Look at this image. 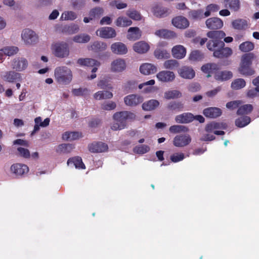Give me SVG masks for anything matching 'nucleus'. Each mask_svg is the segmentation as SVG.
<instances>
[{
	"label": "nucleus",
	"instance_id": "obj_1",
	"mask_svg": "<svg viewBox=\"0 0 259 259\" xmlns=\"http://www.w3.org/2000/svg\"><path fill=\"white\" fill-rule=\"evenodd\" d=\"M206 36L210 39L206 44L209 51L214 52L218 49L225 46V43L222 40L226 36L223 31H209L206 33Z\"/></svg>",
	"mask_w": 259,
	"mask_h": 259
},
{
	"label": "nucleus",
	"instance_id": "obj_2",
	"mask_svg": "<svg viewBox=\"0 0 259 259\" xmlns=\"http://www.w3.org/2000/svg\"><path fill=\"white\" fill-rule=\"evenodd\" d=\"M54 76L57 82L61 85L69 84L73 78L71 69L66 66H59L54 70Z\"/></svg>",
	"mask_w": 259,
	"mask_h": 259
},
{
	"label": "nucleus",
	"instance_id": "obj_3",
	"mask_svg": "<svg viewBox=\"0 0 259 259\" xmlns=\"http://www.w3.org/2000/svg\"><path fill=\"white\" fill-rule=\"evenodd\" d=\"M52 51L55 56L63 58L69 55V48L67 43L65 42H59L52 45Z\"/></svg>",
	"mask_w": 259,
	"mask_h": 259
},
{
	"label": "nucleus",
	"instance_id": "obj_4",
	"mask_svg": "<svg viewBox=\"0 0 259 259\" xmlns=\"http://www.w3.org/2000/svg\"><path fill=\"white\" fill-rule=\"evenodd\" d=\"M123 111L117 112L114 114L113 118L114 122L111 126L113 131L121 130L126 126V118Z\"/></svg>",
	"mask_w": 259,
	"mask_h": 259
},
{
	"label": "nucleus",
	"instance_id": "obj_5",
	"mask_svg": "<svg viewBox=\"0 0 259 259\" xmlns=\"http://www.w3.org/2000/svg\"><path fill=\"white\" fill-rule=\"evenodd\" d=\"M21 37L24 43L27 45H34L38 41L37 34L29 29H25L23 30L21 33Z\"/></svg>",
	"mask_w": 259,
	"mask_h": 259
},
{
	"label": "nucleus",
	"instance_id": "obj_6",
	"mask_svg": "<svg viewBox=\"0 0 259 259\" xmlns=\"http://www.w3.org/2000/svg\"><path fill=\"white\" fill-rule=\"evenodd\" d=\"M0 77L3 80L9 82L21 81L22 79L21 74L16 72L14 70L2 71L0 73Z\"/></svg>",
	"mask_w": 259,
	"mask_h": 259
},
{
	"label": "nucleus",
	"instance_id": "obj_7",
	"mask_svg": "<svg viewBox=\"0 0 259 259\" xmlns=\"http://www.w3.org/2000/svg\"><path fill=\"white\" fill-rule=\"evenodd\" d=\"M227 127V125L225 123L212 121L206 125L205 130L208 133L213 132L214 134L217 135H224L225 134L224 131H218V130H225Z\"/></svg>",
	"mask_w": 259,
	"mask_h": 259
},
{
	"label": "nucleus",
	"instance_id": "obj_8",
	"mask_svg": "<svg viewBox=\"0 0 259 259\" xmlns=\"http://www.w3.org/2000/svg\"><path fill=\"white\" fill-rule=\"evenodd\" d=\"M125 60L121 58L113 60L110 64V71L113 73H120L124 71L126 68Z\"/></svg>",
	"mask_w": 259,
	"mask_h": 259
},
{
	"label": "nucleus",
	"instance_id": "obj_9",
	"mask_svg": "<svg viewBox=\"0 0 259 259\" xmlns=\"http://www.w3.org/2000/svg\"><path fill=\"white\" fill-rule=\"evenodd\" d=\"M11 65L16 71H23L27 68L28 62L24 57H16L12 60Z\"/></svg>",
	"mask_w": 259,
	"mask_h": 259
},
{
	"label": "nucleus",
	"instance_id": "obj_10",
	"mask_svg": "<svg viewBox=\"0 0 259 259\" xmlns=\"http://www.w3.org/2000/svg\"><path fill=\"white\" fill-rule=\"evenodd\" d=\"M96 33L97 35L103 38H112L116 36L115 30L111 27H104L98 29Z\"/></svg>",
	"mask_w": 259,
	"mask_h": 259
},
{
	"label": "nucleus",
	"instance_id": "obj_11",
	"mask_svg": "<svg viewBox=\"0 0 259 259\" xmlns=\"http://www.w3.org/2000/svg\"><path fill=\"white\" fill-rule=\"evenodd\" d=\"M191 142V138L188 134L176 136L173 140V144L177 147H183L189 145Z\"/></svg>",
	"mask_w": 259,
	"mask_h": 259
},
{
	"label": "nucleus",
	"instance_id": "obj_12",
	"mask_svg": "<svg viewBox=\"0 0 259 259\" xmlns=\"http://www.w3.org/2000/svg\"><path fill=\"white\" fill-rule=\"evenodd\" d=\"M156 77L162 82H170L175 80L176 76L172 71L162 70L156 74Z\"/></svg>",
	"mask_w": 259,
	"mask_h": 259
},
{
	"label": "nucleus",
	"instance_id": "obj_13",
	"mask_svg": "<svg viewBox=\"0 0 259 259\" xmlns=\"http://www.w3.org/2000/svg\"><path fill=\"white\" fill-rule=\"evenodd\" d=\"M110 49L112 53L117 55H123L128 52L126 46L121 42H115L111 44Z\"/></svg>",
	"mask_w": 259,
	"mask_h": 259
},
{
	"label": "nucleus",
	"instance_id": "obj_14",
	"mask_svg": "<svg viewBox=\"0 0 259 259\" xmlns=\"http://www.w3.org/2000/svg\"><path fill=\"white\" fill-rule=\"evenodd\" d=\"M205 25L206 27L210 30L220 29L223 26V22L219 18L211 17L206 19Z\"/></svg>",
	"mask_w": 259,
	"mask_h": 259
},
{
	"label": "nucleus",
	"instance_id": "obj_15",
	"mask_svg": "<svg viewBox=\"0 0 259 259\" xmlns=\"http://www.w3.org/2000/svg\"><path fill=\"white\" fill-rule=\"evenodd\" d=\"M143 101V98L142 96L131 94L124 97V102L126 105L128 106H136Z\"/></svg>",
	"mask_w": 259,
	"mask_h": 259
},
{
	"label": "nucleus",
	"instance_id": "obj_16",
	"mask_svg": "<svg viewBox=\"0 0 259 259\" xmlns=\"http://www.w3.org/2000/svg\"><path fill=\"white\" fill-rule=\"evenodd\" d=\"M154 34L160 38L167 39H173L177 37V34L175 32L167 29L157 30L155 31Z\"/></svg>",
	"mask_w": 259,
	"mask_h": 259
},
{
	"label": "nucleus",
	"instance_id": "obj_17",
	"mask_svg": "<svg viewBox=\"0 0 259 259\" xmlns=\"http://www.w3.org/2000/svg\"><path fill=\"white\" fill-rule=\"evenodd\" d=\"M172 24L179 29H185L189 26L188 19L182 16L174 18L171 20Z\"/></svg>",
	"mask_w": 259,
	"mask_h": 259
},
{
	"label": "nucleus",
	"instance_id": "obj_18",
	"mask_svg": "<svg viewBox=\"0 0 259 259\" xmlns=\"http://www.w3.org/2000/svg\"><path fill=\"white\" fill-rule=\"evenodd\" d=\"M233 54V51L231 48L229 47H223L218 49L213 53V56L219 58H227L230 57Z\"/></svg>",
	"mask_w": 259,
	"mask_h": 259
},
{
	"label": "nucleus",
	"instance_id": "obj_19",
	"mask_svg": "<svg viewBox=\"0 0 259 259\" xmlns=\"http://www.w3.org/2000/svg\"><path fill=\"white\" fill-rule=\"evenodd\" d=\"M179 75L185 79H191L195 76V71L193 69L188 66H183L178 70Z\"/></svg>",
	"mask_w": 259,
	"mask_h": 259
},
{
	"label": "nucleus",
	"instance_id": "obj_20",
	"mask_svg": "<svg viewBox=\"0 0 259 259\" xmlns=\"http://www.w3.org/2000/svg\"><path fill=\"white\" fill-rule=\"evenodd\" d=\"M88 147L89 151L94 153L104 152L107 151L108 149V145L102 142L92 143Z\"/></svg>",
	"mask_w": 259,
	"mask_h": 259
},
{
	"label": "nucleus",
	"instance_id": "obj_21",
	"mask_svg": "<svg viewBox=\"0 0 259 259\" xmlns=\"http://www.w3.org/2000/svg\"><path fill=\"white\" fill-rule=\"evenodd\" d=\"M171 54L175 58L181 59L186 56V49L182 45H176L172 48Z\"/></svg>",
	"mask_w": 259,
	"mask_h": 259
},
{
	"label": "nucleus",
	"instance_id": "obj_22",
	"mask_svg": "<svg viewBox=\"0 0 259 259\" xmlns=\"http://www.w3.org/2000/svg\"><path fill=\"white\" fill-rule=\"evenodd\" d=\"M140 72L144 75L154 74L157 71V67L153 64L144 63L140 67Z\"/></svg>",
	"mask_w": 259,
	"mask_h": 259
},
{
	"label": "nucleus",
	"instance_id": "obj_23",
	"mask_svg": "<svg viewBox=\"0 0 259 259\" xmlns=\"http://www.w3.org/2000/svg\"><path fill=\"white\" fill-rule=\"evenodd\" d=\"M133 49L135 52L142 54L147 53L150 49V46L146 42L140 41L134 44Z\"/></svg>",
	"mask_w": 259,
	"mask_h": 259
},
{
	"label": "nucleus",
	"instance_id": "obj_24",
	"mask_svg": "<svg viewBox=\"0 0 259 259\" xmlns=\"http://www.w3.org/2000/svg\"><path fill=\"white\" fill-rule=\"evenodd\" d=\"M142 35V31L138 27H130L127 30V38L135 41L139 39Z\"/></svg>",
	"mask_w": 259,
	"mask_h": 259
},
{
	"label": "nucleus",
	"instance_id": "obj_25",
	"mask_svg": "<svg viewBox=\"0 0 259 259\" xmlns=\"http://www.w3.org/2000/svg\"><path fill=\"white\" fill-rule=\"evenodd\" d=\"M11 171L17 176H22L27 173L29 170L28 166L25 164L16 163L11 167Z\"/></svg>",
	"mask_w": 259,
	"mask_h": 259
},
{
	"label": "nucleus",
	"instance_id": "obj_26",
	"mask_svg": "<svg viewBox=\"0 0 259 259\" xmlns=\"http://www.w3.org/2000/svg\"><path fill=\"white\" fill-rule=\"evenodd\" d=\"M203 114L206 117L214 118L221 116L222 111L217 107H209L203 110Z\"/></svg>",
	"mask_w": 259,
	"mask_h": 259
},
{
	"label": "nucleus",
	"instance_id": "obj_27",
	"mask_svg": "<svg viewBox=\"0 0 259 259\" xmlns=\"http://www.w3.org/2000/svg\"><path fill=\"white\" fill-rule=\"evenodd\" d=\"M175 121L178 123H187L194 120V115L190 113H184L175 117Z\"/></svg>",
	"mask_w": 259,
	"mask_h": 259
},
{
	"label": "nucleus",
	"instance_id": "obj_28",
	"mask_svg": "<svg viewBox=\"0 0 259 259\" xmlns=\"http://www.w3.org/2000/svg\"><path fill=\"white\" fill-rule=\"evenodd\" d=\"M152 12L153 15L157 18H163L168 14V10L166 8L156 5L153 7Z\"/></svg>",
	"mask_w": 259,
	"mask_h": 259
},
{
	"label": "nucleus",
	"instance_id": "obj_29",
	"mask_svg": "<svg viewBox=\"0 0 259 259\" xmlns=\"http://www.w3.org/2000/svg\"><path fill=\"white\" fill-rule=\"evenodd\" d=\"M35 125L34 126L33 131L31 133V135L34 134L36 132L39 131V127H47L49 125L50 119L49 118H46L44 121H42V119L40 117H37L34 119Z\"/></svg>",
	"mask_w": 259,
	"mask_h": 259
},
{
	"label": "nucleus",
	"instance_id": "obj_30",
	"mask_svg": "<svg viewBox=\"0 0 259 259\" xmlns=\"http://www.w3.org/2000/svg\"><path fill=\"white\" fill-rule=\"evenodd\" d=\"M233 77V73L230 71H219L215 73L214 78L219 81H226Z\"/></svg>",
	"mask_w": 259,
	"mask_h": 259
},
{
	"label": "nucleus",
	"instance_id": "obj_31",
	"mask_svg": "<svg viewBox=\"0 0 259 259\" xmlns=\"http://www.w3.org/2000/svg\"><path fill=\"white\" fill-rule=\"evenodd\" d=\"M133 23L132 21L125 16H119L115 21L116 26L119 27H126L131 26Z\"/></svg>",
	"mask_w": 259,
	"mask_h": 259
},
{
	"label": "nucleus",
	"instance_id": "obj_32",
	"mask_svg": "<svg viewBox=\"0 0 259 259\" xmlns=\"http://www.w3.org/2000/svg\"><path fill=\"white\" fill-rule=\"evenodd\" d=\"M77 63L81 66H99L100 65L99 61L91 58H80L77 60Z\"/></svg>",
	"mask_w": 259,
	"mask_h": 259
},
{
	"label": "nucleus",
	"instance_id": "obj_33",
	"mask_svg": "<svg viewBox=\"0 0 259 259\" xmlns=\"http://www.w3.org/2000/svg\"><path fill=\"white\" fill-rule=\"evenodd\" d=\"M107 48V45L106 43L98 41L94 42L89 47V49L90 50L93 51L95 52L103 51L106 50Z\"/></svg>",
	"mask_w": 259,
	"mask_h": 259
},
{
	"label": "nucleus",
	"instance_id": "obj_34",
	"mask_svg": "<svg viewBox=\"0 0 259 259\" xmlns=\"http://www.w3.org/2000/svg\"><path fill=\"white\" fill-rule=\"evenodd\" d=\"M232 25L235 29L244 30L247 27L248 23L245 19H237L232 22Z\"/></svg>",
	"mask_w": 259,
	"mask_h": 259
},
{
	"label": "nucleus",
	"instance_id": "obj_35",
	"mask_svg": "<svg viewBox=\"0 0 259 259\" xmlns=\"http://www.w3.org/2000/svg\"><path fill=\"white\" fill-rule=\"evenodd\" d=\"M82 137L81 133L77 132H66L62 135V139L66 141L76 140Z\"/></svg>",
	"mask_w": 259,
	"mask_h": 259
},
{
	"label": "nucleus",
	"instance_id": "obj_36",
	"mask_svg": "<svg viewBox=\"0 0 259 259\" xmlns=\"http://www.w3.org/2000/svg\"><path fill=\"white\" fill-rule=\"evenodd\" d=\"M159 105V102L156 100H150L142 104V108L146 111L154 110Z\"/></svg>",
	"mask_w": 259,
	"mask_h": 259
},
{
	"label": "nucleus",
	"instance_id": "obj_37",
	"mask_svg": "<svg viewBox=\"0 0 259 259\" xmlns=\"http://www.w3.org/2000/svg\"><path fill=\"white\" fill-rule=\"evenodd\" d=\"M225 7L234 11H237L240 9L239 0H224Z\"/></svg>",
	"mask_w": 259,
	"mask_h": 259
},
{
	"label": "nucleus",
	"instance_id": "obj_38",
	"mask_svg": "<svg viewBox=\"0 0 259 259\" xmlns=\"http://www.w3.org/2000/svg\"><path fill=\"white\" fill-rule=\"evenodd\" d=\"M73 164L76 168H85V165L82 161V159L79 157H74L68 159L67 161V165Z\"/></svg>",
	"mask_w": 259,
	"mask_h": 259
},
{
	"label": "nucleus",
	"instance_id": "obj_39",
	"mask_svg": "<svg viewBox=\"0 0 259 259\" xmlns=\"http://www.w3.org/2000/svg\"><path fill=\"white\" fill-rule=\"evenodd\" d=\"M154 55L158 59H167L170 57V54L165 49L157 48L154 52Z\"/></svg>",
	"mask_w": 259,
	"mask_h": 259
},
{
	"label": "nucleus",
	"instance_id": "obj_40",
	"mask_svg": "<svg viewBox=\"0 0 259 259\" xmlns=\"http://www.w3.org/2000/svg\"><path fill=\"white\" fill-rule=\"evenodd\" d=\"M104 13V10L102 8L96 7L92 9L89 12V16L91 20L99 19Z\"/></svg>",
	"mask_w": 259,
	"mask_h": 259
},
{
	"label": "nucleus",
	"instance_id": "obj_41",
	"mask_svg": "<svg viewBox=\"0 0 259 259\" xmlns=\"http://www.w3.org/2000/svg\"><path fill=\"white\" fill-rule=\"evenodd\" d=\"M188 17L192 19L197 20L204 18L203 11L202 9L191 10L188 13Z\"/></svg>",
	"mask_w": 259,
	"mask_h": 259
},
{
	"label": "nucleus",
	"instance_id": "obj_42",
	"mask_svg": "<svg viewBox=\"0 0 259 259\" xmlns=\"http://www.w3.org/2000/svg\"><path fill=\"white\" fill-rule=\"evenodd\" d=\"M74 148V146L71 144H62L59 145L57 149V152L63 153H69Z\"/></svg>",
	"mask_w": 259,
	"mask_h": 259
},
{
	"label": "nucleus",
	"instance_id": "obj_43",
	"mask_svg": "<svg viewBox=\"0 0 259 259\" xmlns=\"http://www.w3.org/2000/svg\"><path fill=\"white\" fill-rule=\"evenodd\" d=\"M112 97V93L107 91H99L94 95V97L95 99L99 100L102 99H111Z\"/></svg>",
	"mask_w": 259,
	"mask_h": 259
},
{
	"label": "nucleus",
	"instance_id": "obj_44",
	"mask_svg": "<svg viewBox=\"0 0 259 259\" xmlns=\"http://www.w3.org/2000/svg\"><path fill=\"white\" fill-rule=\"evenodd\" d=\"M182 96L181 92L176 90L168 91L164 94V98L167 100L180 98Z\"/></svg>",
	"mask_w": 259,
	"mask_h": 259
},
{
	"label": "nucleus",
	"instance_id": "obj_45",
	"mask_svg": "<svg viewBox=\"0 0 259 259\" xmlns=\"http://www.w3.org/2000/svg\"><path fill=\"white\" fill-rule=\"evenodd\" d=\"M126 15L131 19L135 21H140L142 17L139 12L135 9H129L126 12Z\"/></svg>",
	"mask_w": 259,
	"mask_h": 259
},
{
	"label": "nucleus",
	"instance_id": "obj_46",
	"mask_svg": "<svg viewBox=\"0 0 259 259\" xmlns=\"http://www.w3.org/2000/svg\"><path fill=\"white\" fill-rule=\"evenodd\" d=\"M219 5L211 4L208 5L205 8V12L204 13V17L206 18L210 16L212 13L218 11L220 10Z\"/></svg>",
	"mask_w": 259,
	"mask_h": 259
},
{
	"label": "nucleus",
	"instance_id": "obj_47",
	"mask_svg": "<svg viewBox=\"0 0 259 259\" xmlns=\"http://www.w3.org/2000/svg\"><path fill=\"white\" fill-rule=\"evenodd\" d=\"M251 119L249 116H244L237 118L235 120V125L239 127H243L250 122Z\"/></svg>",
	"mask_w": 259,
	"mask_h": 259
},
{
	"label": "nucleus",
	"instance_id": "obj_48",
	"mask_svg": "<svg viewBox=\"0 0 259 259\" xmlns=\"http://www.w3.org/2000/svg\"><path fill=\"white\" fill-rule=\"evenodd\" d=\"M254 58L255 55L252 53L245 54L241 57V63L250 66Z\"/></svg>",
	"mask_w": 259,
	"mask_h": 259
},
{
	"label": "nucleus",
	"instance_id": "obj_49",
	"mask_svg": "<svg viewBox=\"0 0 259 259\" xmlns=\"http://www.w3.org/2000/svg\"><path fill=\"white\" fill-rule=\"evenodd\" d=\"M184 108V104L181 102H171L167 106L170 111H181Z\"/></svg>",
	"mask_w": 259,
	"mask_h": 259
},
{
	"label": "nucleus",
	"instance_id": "obj_50",
	"mask_svg": "<svg viewBox=\"0 0 259 259\" xmlns=\"http://www.w3.org/2000/svg\"><path fill=\"white\" fill-rule=\"evenodd\" d=\"M188 130V128L187 126L182 125H172L169 128V132L174 134L186 133Z\"/></svg>",
	"mask_w": 259,
	"mask_h": 259
},
{
	"label": "nucleus",
	"instance_id": "obj_51",
	"mask_svg": "<svg viewBox=\"0 0 259 259\" xmlns=\"http://www.w3.org/2000/svg\"><path fill=\"white\" fill-rule=\"evenodd\" d=\"M246 85L245 81L242 78L234 80L231 83V88L233 90H238L243 88Z\"/></svg>",
	"mask_w": 259,
	"mask_h": 259
},
{
	"label": "nucleus",
	"instance_id": "obj_52",
	"mask_svg": "<svg viewBox=\"0 0 259 259\" xmlns=\"http://www.w3.org/2000/svg\"><path fill=\"white\" fill-rule=\"evenodd\" d=\"M254 47L253 43L251 41H247L241 44L239 48L243 52H248L253 50Z\"/></svg>",
	"mask_w": 259,
	"mask_h": 259
},
{
	"label": "nucleus",
	"instance_id": "obj_53",
	"mask_svg": "<svg viewBox=\"0 0 259 259\" xmlns=\"http://www.w3.org/2000/svg\"><path fill=\"white\" fill-rule=\"evenodd\" d=\"M238 70L239 72L243 75H251L254 73V71L250 69V65L243 64L241 63Z\"/></svg>",
	"mask_w": 259,
	"mask_h": 259
},
{
	"label": "nucleus",
	"instance_id": "obj_54",
	"mask_svg": "<svg viewBox=\"0 0 259 259\" xmlns=\"http://www.w3.org/2000/svg\"><path fill=\"white\" fill-rule=\"evenodd\" d=\"M163 67L166 69H174L179 66V62L175 59L167 60L163 63Z\"/></svg>",
	"mask_w": 259,
	"mask_h": 259
},
{
	"label": "nucleus",
	"instance_id": "obj_55",
	"mask_svg": "<svg viewBox=\"0 0 259 259\" xmlns=\"http://www.w3.org/2000/svg\"><path fill=\"white\" fill-rule=\"evenodd\" d=\"M253 109V106L251 104H245L240 106L237 111L238 115H244L250 113Z\"/></svg>",
	"mask_w": 259,
	"mask_h": 259
},
{
	"label": "nucleus",
	"instance_id": "obj_56",
	"mask_svg": "<svg viewBox=\"0 0 259 259\" xmlns=\"http://www.w3.org/2000/svg\"><path fill=\"white\" fill-rule=\"evenodd\" d=\"M91 37L87 34L77 35L73 37V40L77 43H87L90 40Z\"/></svg>",
	"mask_w": 259,
	"mask_h": 259
},
{
	"label": "nucleus",
	"instance_id": "obj_57",
	"mask_svg": "<svg viewBox=\"0 0 259 259\" xmlns=\"http://www.w3.org/2000/svg\"><path fill=\"white\" fill-rule=\"evenodd\" d=\"M19 49L16 47H6L1 49V51L4 52V54L8 56H11L16 54Z\"/></svg>",
	"mask_w": 259,
	"mask_h": 259
},
{
	"label": "nucleus",
	"instance_id": "obj_58",
	"mask_svg": "<svg viewBox=\"0 0 259 259\" xmlns=\"http://www.w3.org/2000/svg\"><path fill=\"white\" fill-rule=\"evenodd\" d=\"M189 58L192 61H200L203 58V54L199 51L195 50L190 53Z\"/></svg>",
	"mask_w": 259,
	"mask_h": 259
},
{
	"label": "nucleus",
	"instance_id": "obj_59",
	"mask_svg": "<svg viewBox=\"0 0 259 259\" xmlns=\"http://www.w3.org/2000/svg\"><path fill=\"white\" fill-rule=\"evenodd\" d=\"M150 147L146 145H141L137 146L133 149L134 153L139 154H143L150 151Z\"/></svg>",
	"mask_w": 259,
	"mask_h": 259
},
{
	"label": "nucleus",
	"instance_id": "obj_60",
	"mask_svg": "<svg viewBox=\"0 0 259 259\" xmlns=\"http://www.w3.org/2000/svg\"><path fill=\"white\" fill-rule=\"evenodd\" d=\"M77 17L76 13L73 11H65L61 16V18L64 20H73Z\"/></svg>",
	"mask_w": 259,
	"mask_h": 259
},
{
	"label": "nucleus",
	"instance_id": "obj_61",
	"mask_svg": "<svg viewBox=\"0 0 259 259\" xmlns=\"http://www.w3.org/2000/svg\"><path fill=\"white\" fill-rule=\"evenodd\" d=\"M72 94L75 96H80L89 94L88 90L86 88L74 89L72 91Z\"/></svg>",
	"mask_w": 259,
	"mask_h": 259
},
{
	"label": "nucleus",
	"instance_id": "obj_62",
	"mask_svg": "<svg viewBox=\"0 0 259 259\" xmlns=\"http://www.w3.org/2000/svg\"><path fill=\"white\" fill-rule=\"evenodd\" d=\"M17 151L18 152V154L20 156L23 157L25 158H29L30 155V152L27 149L20 147L17 148Z\"/></svg>",
	"mask_w": 259,
	"mask_h": 259
},
{
	"label": "nucleus",
	"instance_id": "obj_63",
	"mask_svg": "<svg viewBox=\"0 0 259 259\" xmlns=\"http://www.w3.org/2000/svg\"><path fill=\"white\" fill-rule=\"evenodd\" d=\"M259 95V87L248 90L246 96L249 98H253Z\"/></svg>",
	"mask_w": 259,
	"mask_h": 259
},
{
	"label": "nucleus",
	"instance_id": "obj_64",
	"mask_svg": "<svg viewBox=\"0 0 259 259\" xmlns=\"http://www.w3.org/2000/svg\"><path fill=\"white\" fill-rule=\"evenodd\" d=\"M116 104L115 102L110 101L102 104L101 108L104 110H111L115 108Z\"/></svg>",
	"mask_w": 259,
	"mask_h": 259
}]
</instances>
